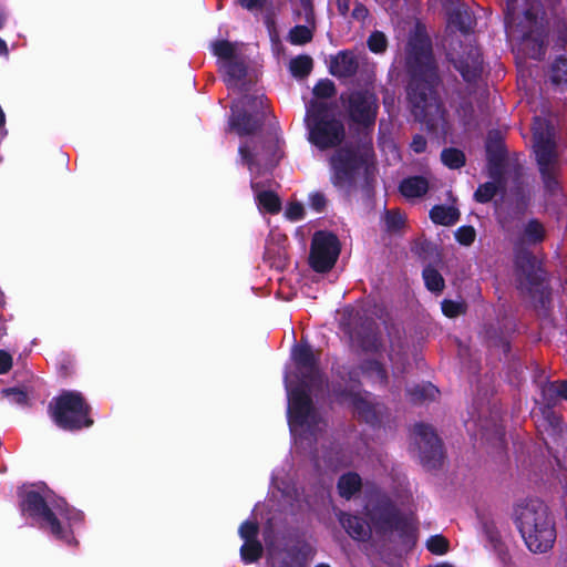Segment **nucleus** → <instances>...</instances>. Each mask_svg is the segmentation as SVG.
Listing matches in <instances>:
<instances>
[{
    "instance_id": "f257e3e1",
    "label": "nucleus",
    "mask_w": 567,
    "mask_h": 567,
    "mask_svg": "<svg viewBox=\"0 0 567 567\" xmlns=\"http://www.w3.org/2000/svg\"><path fill=\"white\" fill-rule=\"evenodd\" d=\"M406 63L412 72L408 87L411 113L433 130L444 121V110L433 89L437 81L436 65L430 39L424 33L417 31L410 38Z\"/></svg>"
},
{
    "instance_id": "f03ea898",
    "label": "nucleus",
    "mask_w": 567,
    "mask_h": 567,
    "mask_svg": "<svg viewBox=\"0 0 567 567\" xmlns=\"http://www.w3.org/2000/svg\"><path fill=\"white\" fill-rule=\"evenodd\" d=\"M295 360L301 377V384L289 392V424L292 434L302 443L316 439L326 427V422L312 406L306 388L322 382L316 358L307 346L296 348Z\"/></svg>"
},
{
    "instance_id": "7ed1b4c3",
    "label": "nucleus",
    "mask_w": 567,
    "mask_h": 567,
    "mask_svg": "<svg viewBox=\"0 0 567 567\" xmlns=\"http://www.w3.org/2000/svg\"><path fill=\"white\" fill-rule=\"evenodd\" d=\"M505 23L512 37L520 38L519 51L535 60L545 55L549 21L538 0H504Z\"/></svg>"
},
{
    "instance_id": "20e7f679",
    "label": "nucleus",
    "mask_w": 567,
    "mask_h": 567,
    "mask_svg": "<svg viewBox=\"0 0 567 567\" xmlns=\"http://www.w3.org/2000/svg\"><path fill=\"white\" fill-rule=\"evenodd\" d=\"M514 522L533 553H545L556 539L554 517L548 506L538 498L518 502L513 511Z\"/></svg>"
},
{
    "instance_id": "39448f33",
    "label": "nucleus",
    "mask_w": 567,
    "mask_h": 567,
    "mask_svg": "<svg viewBox=\"0 0 567 567\" xmlns=\"http://www.w3.org/2000/svg\"><path fill=\"white\" fill-rule=\"evenodd\" d=\"M309 141L320 150L333 148L346 138V127L341 120L331 114V104L312 100L306 114Z\"/></svg>"
},
{
    "instance_id": "423d86ee",
    "label": "nucleus",
    "mask_w": 567,
    "mask_h": 567,
    "mask_svg": "<svg viewBox=\"0 0 567 567\" xmlns=\"http://www.w3.org/2000/svg\"><path fill=\"white\" fill-rule=\"evenodd\" d=\"M534 151L545 189L549 194L559 190L558 175L560 163L553 126L543 118L537 117L533 126Z\"/></svg>"
},
{
    "instance_id": "0eeeda50",
    "label": "nucleus",
    "mask_w": 567,
    "mask_h": 567,
    "mask_svg": "<svg viewBox=\"0 0 567 567\" xmlns=\"http://www.w3.org/2000/svg\"><path fill=\"white\" fill-rule=\"evenodd\" d=\"M332 171L331 182L344 189L353 188L358 181L371 173L372 162L369 151L359 152L352 146H343L329 158Z\"/></svg>"
},
{
    "instance_id": "6e6552de",
    "label": "nucleus",
    "mask_w": 567,
    "mask_h": 567,
    "mask_svg": "<svg viewBox=\"0 0 567 567\" xmlns=\"http://www.w3.org/2000/svg\"><path fill=\"white\" fill-rule=\"evenodd\" d=\"M89 406L79 393L66 392L61 394L53 406V416L58 425L63 429H80L90 426L93 421L87 417Z\"/></svg>"
},
{
    "instance_id": "1a4fd4ad",
    "label": "nucleus",
    "mask_w": 567,
    "mask_h": 567,
    "mask_svg": "<svg viewBox=\"0 0 567 567\" xmlns=\"http://www.w3.org/2000/svg\"><path fill=\"white\" fill-rule=\"evenodd\" d=\"M365 515L377 534L388 535L393 532H403L406 527V520L400 515L391 499L385 496L370 501L365 506Z\"/></svg>"
},
{
    "instance_id": "9d476101",
    "label": "nucleus",
    "mask_w": 567,
    "mask_h": 567,
    "mask_svg": "<svg viewBox=\"0 0 567 567\" xmlns=\"http://www.w3.org/2000/svg\"><path fill=\"white\" fill-rule=\"evenodd\" d=\"M515 284L522 295L535 297L543 293V277L536 258L528 251H520L515 259Z\"/></svg>"
},
{
    "instance_id": "9b49d317",
    "label": "nucleus",
    "mask_w": 567,
    "mask_h": 567,
    "mask_svg": "<svg viewBox=\"0 0 567 567\" xmlns=\"http://www.w3.org/2000/svg\"><path fill=\"white\" fill-rule=\"evenodd\" d=\"M340 252L338 238L330 233L318 231L313 235L310 250V265L318 272L330 270Z\"/></svg>"
},
{
    "instance_id": "f8f14e48",
    "label": "nucleus",
    "mask_w": 567,
    "mask_h": 567,
    "mask_svg": "<svg viewBox=\"0 0 567 567\" xmlns=\"http://www.w3.org/2000/svg\"><path fill=\"white\" fill-rule=\"evenodd\" d=\"M414 441L424 466L436 468L442 464L444 458L442 443L432 426L422 423L416 424L414 426Z\"/></svg>"
},
{
    "instance_id": "ddd939ff",
    "label": "nucleus",
    "mask_w": 567,
    "mask_h": 567,
    "mask_svg": "<svg viewBox=\"0 0 567 567\" xmlns=\"http://www.w3.org/2000/svg\"><path fill=\"white\" fill-rule=\"evenodd\" d=\"M348 111L352 121L369 125L377 115V97L370 91H355L348 95Z\"/></svg>"
},
{
    "instance_id": "4468645a",
    "label": "nucleus",
    "mask_w": 567,
    "mask_h": 567,
    "mask_svg": "<svg viewBox=\"0 0 567 567\" xmlns=\"http://www.w3.org/2000/svg\"><path fill=\"white\" fill-rule=\"evenodd\" d=\"M447 58L466 82L476 81L483 72L481 52L473 45H468V51L466 56H464L457 52L453 43H450Z\"/></svg>"
},
{
    "instance_id": "2eb2a0df",
    "label": "nucleus",
    "mask_w": 567,
    "mask_h": 567,
    "mask_svg": "<svg viewBox=\"0 0 567 567\" xmlns=\"http://www.w3.org/2000/svg\"><path fill=\"white\" fill-rule=\"evenodd\" d=\"M24 509L31 516L38 517L41 520V526L49 528L53 535H61L62 528L59 519L39 493L33 491L27 493L24 498Z\"/></svg>"
},
{
    "instance_id": "dca6fc26",
    "label": "nucleus",
    "mask_w": 567,
    "mask_h": 567,
    "mask_svg": "<svg viewBox=\"0 0 567 567\" xmlns=\"http://www.w3.org/2000/svg\"><path fill=\"white\" fill-rule=\"evenodd\" d=\"M257 104L262 106L264 101L262 99H257L254 96H244L235 106L239 111V106H252L257 107ZM230 125L233 128L237 131L239 135H248L252 134L255 131L258 130L260 126L259 122L251 117V115L247 114L246 112H239L238 114H233L230 118Z\"/></svg>"
},
{
    "instance_id": "f3484780",
    "label": "nucleus",
    "mask_w": 567,
    "mask_h": 567,
    "mask_svg": "<svg viewBox=\"0 0 567 567\" xmlns=\"http://www.w3.org/2000/svg\"><path fill=\"white\" fill-rule=\"evenodd\" d=\"M350 338L353 343L364 351H377L381 344L377 333L375 322L371 319L362 321L359 328L350 332Z\"/></svg>"
},
{
    "instance_id": "a211bd4d",
    "label": "nucleus",
    "mask_w": 567,
    "mask_h": 567,
    "mask_svg": "<svg viewBox=\"0 0 567 567\" xmlns=\"http://www.w3.org/2000/svg\"><path fill=\"white\" fill-rule=\"evenodd\" d=\"M447 14L449 25L462 33H470L476 23L470 8L464 3H452L447 8Z\"/></svg>"
},
{
    "instance_id": "6ab92c4d",
    "label": "nucleus",
    "mask_w": 567,
    "mask_h": 567,
    "mask_svg": "<svg viewBox=\"0 0 567 567\" xmlns=\"http://www.w3.org/2000/svg\"><path fill=\"white\" fill-rule=\"evenodd\" d=\"M339 523L344 530L355 540L365 542L371 537L372 527L361 517L353 516L348 513L340 512L338 515Z\"/></svg>"
},
{
    "instance_id": "aec40b11",
    "label": "nucleus",
    "mask_w": 567,
    "mask_h": 567,
    "mask_svg": "<svg viewBox=\"0 0 567 567\" xmlns=\"http://www.w3.org/2000/svg\"><path fill=\"white\" fill-rule=\"evenodd\" d=\"M342 403H347L367 422H373L377 419V409L371 402L359 393L342 392L338 394Z\"/></svg>"
},
{
    "instance_id": "412c9836",
    "label": "nucleus",
    "mask_w": 567,
    "mask_h": 567,
    "mask_svg": "<svg viewBox=\"0 0 567 567\" xmlns=\"http://www.w3.org/2000/svg\"><path fill=\"white\" fill-rule=\"evenodd\" d=\"M358 66V60L352 53L341 52L332 59L330 71L336 76L349 78L357 72Z\"/></svg>"
},
{
    "instance_id": "4be33fe9",
    "label": "nucleus",
    "mask_w": 567,
    "mask_h": 567,
    "mask_svg": "<svg viewBox=\"0 0 567 567\" xmlns=\"http://www.w3.org/2000/svg\"><path fill=\"white\" fill-rule=\"evenodd\" d=\"M486 152L488 161L493 165L491 168L501 169L502 162L505 158V150L502 134L498 131H491L488 133Z\"/></svg>"
},
{
    "instance_id": "5701e85b",
    "label": "nucleus",
    "mask_w": 567,
    "mask_h": 567,
    "mask_svg": "<svg viewBox=\"0 0 567 567\" xmlns=\"http://www.w3.org/2000/svg\"><path fill=\"white\" fill-rule=\"evenodd\" d=\"M491 176L493 177V181L482 184L474 193L476 202H489L496 195L498 189L503 187L501 169L491 168Z\"/></svg>"
},
{
    "instance_id": "b1692460",
    "label": "nucleus",
    "mask_w": 567,
    "mask_h": 567,
    "mask_svg": "<svg viewBox=\"0 0 567 567\" xmlns=\"http://www.w3.org/2000/svg\"><path fill=\"white\" fill-rule=\"evenodd\" d=\"M390 334V359L393 362H402L406 358L408 342L404 332L399 328H392Z\"/></svg>"
},
{
    "instance_id": "393cba45",
    "label": "nucleus",
    "mask_w": 567,
    "mask_h": 567,
    "mask_svg": "<svg viewBox=\"0 0 567 567\" xmlns=\"http://www.w3.org/2000/svg\"><path fill=\"white\" fill-rule=\"evenodd\" d=\"M427 181L420 176L406 178L400 186V190L405 197H420L427 192Z\"/></svg>"
},
{
    "instance_id": "a878e982",
    "label": "nucleus",
    "mask_w": 567,
    "mask_h": 567,
    "mask_svg": "<svg viewBox=\"0 0 567 567\" xmlns=\"http://www.w3.org/2000/svg\"><path fill=\"white\" fill-rule=\"evenodd\" d=\"M430 216L435 224L449 226L458 219L460 213L454 207L435 206L430 212Z\"/></svg>"
},
{
    "instance_id": "bb28decb",
    "label": "nucleus",
    "mask_w": 567,
    "mask_h": 567,
    "mask_svg": "<svg viewBox=\"0 0 567 567\" xmlns=\"http://www.w3.org/2000/svg\"><path fill=\"white\" fill-rule=\"evenodd\" d=\"M361 487V478L358 474L348 473L338 482V489L342 497L350 498Z\"/></svg>"
},
{
    "instance_id": "cd10ccee",
    "label": "nucleus",
    "mask_w": 567,
    "mask_h": 567,
    "mask_svg": "<svg viewBox=\"0 0 567 567\" xmlns=\"http://www.w3.org/2000/svg\"><path fill=\"white\" fill-rule=\"evenodd\" d=\"M302 10H303V17L306 18L305 9L302 8ZM305 22L308 25H296L295 28H292L290 30L289 40L291 43L306 44L312 40V37H313L312 29L315 28V21L312 23H309L305 20Z\"/></svg>"
},
{
    "instance_id": "c85d7f7f",
    "label": "nucleus",
    "mask_w": 567,
    "mask_h": 567,
    "mask_svg": "<svg viewBox=\"0 0 567 567\" xmlns=\"http://www.w3.org/2000/svg\"><path fill=\"white\" fill-rule=\"evenodd\" d=\"M549 79L555 86H567V59L558 58L550 68Z\"/></svg>"
},
{
    "instance_id": "c756f323",
    "label": "nucleus",
    "mask_w": 567,
    "mask_h": 567,
    "mask_svg": "<svg viewBox=\"0 0 567 567\" xmlns=\"http://www.w3.org/2000/svg\"><path fill=\"white\" fill-rule=\"evenodd\" d=\"M545 238V228L537 219L529 220L524 227L523 240L529 244H537Z\"/></svg>"
},
{
    "instance_id": "7c9ffc66",
    "label": "nucleus",
    "mask_w": 567,
    "mask_h": 567,
    "mask_svg": "<svg viewBox=\"0 0 567 567\" xmlns=\"http://www.w3.org/2000/svg\"><path fill=\"white\" fill-rule=\"evenodd\" d=\"M362 374L369 378L372 382L385 384L386 373L383 367L377 361H367L361 365Z\"/></svg>"
},
{
    "instance_id": "2f4dec72",
    "label": "nucleus",
    "mask_w": 567,
    "mask_h": 567,
    "mask_svg": "<svg viewBox=\"0 0 567 567\" xmlns=\"http://www.w3.org/2000/svg\"><path fill=\"white\" fill-rule=\"evenodd\" d=\"M289 69L293 76H307L312 70V59L309 55H299L290 61Z\"/></svg>"
},
{
    "instance_id": "473e14b6",
    "label": "nucleus",
    "mask_w": 567,
    "mask_h": 567,
    "mask_svg": "<svg viewBox=\"0 0 567 567\" xmlns=\"http://www.w3.org/2000/svg\"><path fill=\"white\" fill-rule=\"evenodd\" d=\"M425 286L433 292H441L444 288V279L442 275L433 267H426L423 270Z\"/></svg>"
},
{
    "instance_id": "72a5a7b5",
    "label": "nucleus",
    "mask_w": 567,
    "mask_h": 567,
    "mask_svg": "<svg viewBox=\"0 0 567 567\" xmlns=\"http://www.w3.org/2000/svg\"><path fill=\"white\" fill-rule=\"evenodd\" d=\"M442 162L450 168L456 169L465 164V155L456 148H445L441 154Z\"/></svg>"
},
{
    "instance_id": "f704fd0d",
    "label": "nucleus",
    "mask_w": 567,
    "mask_h": 567,
    "mask_svg": "<svg viewBox=\"0 0 567 567\" xmlns=\"http://www.w3.org/2000/svg\"><path fill=\"white\" fill-rule=\"evenodd\" d=\"M437 393L436 388L433 385L415 386L409 390V394L413 402H423L426 400H434Z\"/></svg>"
},
{
    "instance_id": "c9c22d12",
    "label": "nucleus",
    "mask_w": 567,
    "mask_h": 567,
    "mask_svg": "<svg viewBox=\"0 0 567 567\" xmlns=\"http://www.w3.org/2000/svg\"><path fill=\"white\" fill-rule=\"evenodd\" d=\"M262 554V545L259 540L245 542L240 555L245 561H255Z\"/></svg>"
},
{
    "instance_id": "e433bc0d",
    "label": "nucleus",
    "mask_w": 567,
    "mask_h": 567,
    "mask_svg": "<svg viewBox=\"0 0 567 567\" xmlns=\"http://www.w3.org/2000/svg\"><path fill=\"white\" fill-rule=\"evenodd\" d=\"M213 49L214 53L226 62L236 58V47L228 41H217L213 44Z\"/></svg>"
},
{
    "instance_id": "4c0bfd02",
    "label": "nucleus",
    "mask_w": 567,
    "mask_h": 567,
    "mask_svg": "<svg viewBox=\"0 0 567 567\" xmlns=\"http://www.w3.org/2000/svg\"><path fill=\"white\" fill-rule=\"evenodd\" d=\"M259 204L267 209V212L275 214L280 210V199L272 192H262L258 195Z\"/></svg>"
},
{
    "instance_id": "58836bf2",
    "label": "nucleus",
    "mask_w": 567,
    "mask_h": 567,
    "mask_svg": "<svg viewBox=\"0 0 567 567\" xmlns=\"http://www.w3.org/2000/svg\"><path fill=\"white\" fill-rule=\"evenodd\" d=\"M426 548L434 555H444L449 550V540L442 535L431 536L426 542Z\"/></svg>"
},
{
    "instance_id": "ea45409f",
    "label": "nucleus",
    "mask_w": 567,
    "mask_h": 567,
    "mask_svg": "<svg viewBox=\"0 0 567 567\" xmlns=\"http://www.w3.org/2000/svg\"><path fill=\"white\" fill-rule=\"evenodd\" d=\"M224 69L231 80H240L246 74L245 64L241 61H238L236 58L225 62Z\"/></svg>"
},
{
    "instance_id": "a19ab883",
    "label": "nucleus",
    "mask_w": 567,
    "mask_h": 567,
    "mask_svg": "<svg viewBox=\"0 0 567 567\" xmlns=\"http://www.w3.org/2000/svg\"><path fill=\"white\" fill-rule=\"evenodd\" d=\"M336 94V87L332 81L322 80L313 89L315 100L329 99Z\"/></svg>"
},
{
    "instance_id": "79ce46f5",
    "label": "nucleus",
    "mask_w": 567,
    "mask_h": 567,
    "mask_svg": "<svg viewBox=\"0 0 567 567\" xmlns=\"http://www.w3.org/2000/svg\"><path fill=\"white\" fill-rule=\"evenodd\" d=\"M368 45L375 53L384 52L388 45L386 37L384 33L375 31L370 35Z\"/></svg>"
},
{
    "instance_id": "37998d69",
    "label": "nucleus",
    "mask_w": 567,
    "mask_h": 567,
    "mask_svg": "<svg viewBox=\"0 0 567 567\" xmlns=\"http://www.w3.org/2000/svg\"><path fill=\"white\" fill-rule=\"evenodd\" d=\"M258 532V525L252 522H245L239 528V534L245 542L257 540Z\"/></svg>"
},
{
    "instance_id": "c03bdc74",
    "label": "nucleus",
    "mask_w": 567,
    "mask_h": 567,
    "mask_svg": "<svg viewBox=\"0 0 567 567\" xmlns=\"http://www.w3.org/2000/svg\"><path fill=\"white\" fill-rule=\"evenodd\" d=\"M543 398L547 405H554L559 399L558 384L551 382L543 386Z\"/></svg>"
},
{
    "instance_id": "a18cd8bd",
    "label": "nucleus",
    "mask_w": 567,
    "mask_h": 567,
    "mask_svg": "<svg viewBox=\"0 0 567 567\" xmlns=\"http://www.w3.org/2000/svg\"><path fill=\"white\" fill-rule=\"evenodd\" d=\"M385 223L389 230H398L404 224V218L400 212L389 210L385 215Z\"/></svg>"
},
{
    "instance_id": "49530a36",
    "label": "nucleus",
    "mask_w": 567,
    "mask_h": 567,
    "mask_svg": "<svg viewBox=\"0 0 567 567\" xmlns=\"http://www.w3.org/2000/svg\"><path fill=\"white\" fill-rule=\"evenodd\" d=\"M442 311L446 317L454 318L464 312V306L452 300H444L442 302Z\"/></svg>"
},
{
    "instance_id": "de8ad7c7",
    "label": "nucleus",
    "mask_w": 567,
    "mask_h": 567,
    "mask_svg": "<svg viewBox=\"0 0 567 567\" xmlns=\"http://www.w3.org/2000/svg\"><path fill=\"white\" fill-rule=\"evenodd\" d=\"M455 236L460 244L468 246L474 241L476 233L473 227L464 226L456 231Z\"/></svg>"
},
{
    "instance_id": "09e8293b",
    "label": "nucleus",
    "mask_w": 567,
    "mask_h": 567,
    "mask_svg": "<svg viewBox=\"0 0 567 567\" xmlns=\"http://www.w3.org/2000/svg\"><path fill=\"white\" fill-rule=\"evenodd\" d=\"M529 198H530L529 194H525V192L520 188L517 189L516 207H515L517 214H524V212L527 208Z\"/></svg>"
},
{
    "instance_id": "8fccbe9b",
    "label": "nucleus",
    "mask_w": 567,
    "mask_h": 567,
    "mask_svg": "<svg viewBox=\"0 0 567 567\" xmlns=\"http://www.w3.org/2000/svg\"><path fill=\"white\" fill-rule=\"evenodd\" d=\"M2 393L18 404H24L27 402V394L21 390L11 388L3 390Z\"/></svg>"
},
{
    "instance_id": "3c124183",
    "label": "nucleus",
    "mask_w": 567,
    "mask_h": 567,
    "mask_svg": "<svg viewBox=\"0 0 567 567\" xmlns=\"http://www.w3.org/2000/svg\"><path fill=\"white\" fill-rule=\"evenodd\" d=\"M303 215V206L299 203H291L286 209V216L291 219L296 220L301 218Z\"/></svg>"
},
{
    "instance_id": "603ef678",
    "label": "nucleus",
    "mask_w": 567,
    "mask_h": 567,
    "mask_svg": "<svg viewBox=\"0 0 567 567\" xmlns=\"http://www.w3.org/2000/svg\"><path fill=\"white\" fill-rule=\"evenodd\" d=\"M12 367V357L7 351L0 350V373H7Z\"/></svg>"
},
{
    "instance_id": "864d4df0",
    "label": "nucleus",
    "mask_w": 567,
    "mask_h": 567,
    "mask_svg": "<svg viewBox=\"0 0 567 567\" xmlns=\"http://www.w3.org/2000/svg\"><path fill=\"white\" fill-rule=\"evenodd\" d=\"M326 203V197L320 193L313 194L311 196V206L318 212L324 208Z\"/></svg>"
},
{
    "instance_id": "5fc2aeb1",
    "label": "nucleus",
    "mask_w": 567,
    "mask_h": 567,
    "mask_svg": "<svg viewBox=\"0 0 567 567\" xmlns=\"http://www.w3.org/2000/svg\"><path fill=\"white\" fill-rule=\"evenodd\" d=\"M367 16H368V9L363 4L354 1L352 17L357 20H363Z\"/></svg>"
},
{
    "instance_id": "6e6d98bb",
    "label": "nucleus",
    "mask_w": 567,
    "mask_h": 567,
    "mask_svg": "<svg viewBox=\"0 0 567 567\" xmlns=\"http://www.w3.org/2000/svg\"><path fill=\"white\" fill-rule=\"evenodd\" d=\"M266 0H238L241 7L247 10L261 9Z\"/></svg>"
},
{
    "instance_id": "4d7b16f0",
    "label": "nucleus",
    "mask_w": 567,
    "mask_h": 567,
    "mask_svg": "<svg viewBox=\"0 0 567 567\" xmlns=\"http://www.w3.org/2000/svg\"><path fill=\"white\" fill-rule=\"evenodd\" d=\"M411 147L413 148V151H414L415 153H421V152H423V151L425 150V147H426V141H425V138H424L423 136H421V135H416V136L413 138L412 143H411Z\"/></svg>"
},
{
    "instance_id": "13d9d810",
    "label": "nucleus",
    "mask_w": 567,
    "mask_h": 567,
    "mask_svg": "<svg viewBox=\"0 0 567 567\" xmlns=\"http://www.w3.org/2000/svg\"><path fill=\"white\" fill-rule=\"evenodd\" d=\"M301 7L305 9L306 12V21L309 23L313 22V8L311 4V0H300Z\"/></svg>"
},
{
    "instance_id": "bf43d9fd",
    "label": "nucleus",
    "mask_w": 567,
    "mask_h": 567,
    "mask_svg": "<svg viewBox=\"0 0 567 567\" xmlns=\"http://www.w3.org/2000/svg\"><path fill=\"white\" fill-rule=\"evenodd\" d=\"M354 3L352 0H337V9L340 14L346 16Z\"/></svg>"
},
{
    "instance_id": "052dcab7",
    "label": "nucleus",
    "mask_w": 567,
    "mask_h": 567,
    "mask_svg": "<svg viewBox=\"0 0 567 567\" xmlns=\"http://www.w3.org/2000/svg\"><path fill=\"white\" fill-rule=\"evenodd\" d=\"M559 398L567 400V381L557 382Z\"/></svg>"
},
{
    "instance_id": "680f3d73",
    "label": "nucleus",
    "mask_w": 567,
    "mask_h": 567,
    "mask_svg": "<svg viewBox=\"0 0 567 567\" xmlns=\"http://www.w3.org/2000/svg\"><path fill=\"white\" fill-rule=\"evenodd\" d=\"M239 153H240V155H241V157H243V159H244L245 162L250 163V161H251V154H250V152H249V150H248L247 147L241 146V147L239 148Z\"/></svg>"
},
{
    "instance_id": "e2e57ef3",
    "label": "nucleus",
    "mask_w": 567,
    "mask_h": 567,
    "mask_svg": "<svg viewBox=\"0 0 567 567\" xmlns=\"http://www.w3.org/2000/svg\"><path fill=\"white\" fill-rule=\"evenodd\" d=\"M492 346H494V347H496V346H502V347H503L504 352H506V351L508 350V343H507L506 341H504V340H499V341L494 340V341L492 342Z\"/></svg>"
},
{
    "instance_id": "0e129e2a",
    "label": "nucleus",
    "mask_w": 567,
    "mask_h": 567,
    "mask_svg": "<svg viewBox=\"0 0 567 567\" xmlns=\"http://www.w3.org/2000/svg\"><path fill=\"white\" fill-rule=\"evenodd\" d=\"M7 53H8L7 44L3 40L0 39V54H7Z\"/></svg>"
},
{
    "instance_id": "69168bd1",
    "label": "nucleus",
    "mask_w": 567,
    "mask_h": 567,
    "mask_svg": "<svg viewBox=\"0 0 567 567\" xmlns=\"http://www.w3.org/2000/svg\"><path fill=\"white\" fill-rule=\"evenodd\" d=\"M566 31V24L565 23H559L558 24V33H559V37H561L564 34V32Z\"/></svg>"
},
{
    "instance_id": "338daca9",
    "label": "nucleus",
    "mask_w": 567,
    "mask_h": 567,
    "mask_svg": "<svg viewBox=\"0 0 567 567\" xmlns=\"http://www.w3.org/2000/svg\"><path fill=\"white\" fill-rule=\"evenodd\" d=\"M4 124V114L2 112V110L0 109V126H2Z\"/></svg>"
},
{
    "instance_id": "774afa93",
    "label": "nucleus",
    "mask_w": 567,
    "mask_h": 567,
    "mask_svg": "<svg viewBox=\"0 0 567 567\" xmlns=\"http://www.w3.org/2000/svg\"><path fill=\"white\" fill-rule=\"evenodd\" d=\"M317 567H330L329 565H326V564H320L318 565Z\"/></svg>"
}]
</instances>
